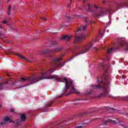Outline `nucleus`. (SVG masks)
Listing matches in <instances>:
<instances>
[{"label":"nucleus","mask_w":128,"mask_h":128,"mask_svg":"<svg viewBox=\"0 0 128 128\" xmlns=\"http://www.w3.org/2000/svg\"><path fill=\"white\" fill-rule=\"evenodd\" d=\"M110 78L108 74V70H105L103 76L98 77L97 79L96 85H91V88H93L87 92V94H94L98 92V90H102L103 93L100 94L98 98H106L110 94Z\"/></svg>","instance_id":"1"},{"label":"nucleus","mask_w":128,"mask_h":128,"mask_svg":"<svg viewBox=\"0 0 128 128\" xmlns=\"http://www.w3.org/2000/svg\"><path fill=\"white\" fill-rule=\"evenodd\" d=\"M48 78L49 80L54 78L60 82H62L64 80H65L66 86L63 89V92L65 96H70L71 94H80V92H78V90L74 88V86H72V82H68L65 77L62 78L58 77V75L54 74L48 76Z\"/></svg>","instance_id":"2"},{"label":"nucleus","mask_w":128,"mask_h":128,"mask_svg":"<svg viewBox=\"0 0 128 128\" xmlns=\"http://www.w3.org/2000/svg\"><path fill=\"white\" fill-rule=\"evenodd\" d=\"M90 48H92V43L90 42L84 46H76L72 50V54H75L72 58H74L75 56H78V54H86L88 52V50H90Z\"/></svg>","instance_id":"3"},{"label":"nucleus","mask_w":128,"mask_h":128,"mask_svg":"<svg viewBox=\"0 0 128 128\" xmlns=\"http://www.w3.org/2000/svg\"><path fill=\"white\" fill-rule=\"evenodd\" d=\"M50 58L52 60V66H55V68H62V63L58 64V62H62V58L57 59L56 56H50Z\"/></svg>","instance_id":"4"},{"label":"nucleus","mask_w":128,"mask_h":128,"mask_svg":"<svg viewBox=\"0 0 128 128\" xmlns=\"http://www.w3.org/2000/svg\"><path fill=\"white\" fill-rule=\"evenodd\" d=\"M46 77L44 76L42 78H36V77H29L27 78H21V79L22 80H24V82H26H26H33V84H34V82H38V80H44L45 78H46Z\"/></svg>","instance_id":"5"},{"label":"nucleus","mask_w":128,"mask_h":128,"mask_svg":"<svg viewBox=\"0 0 128 128\" xmlns=\"http://www.w3.org/2000/svg\"><path fill=\"white\" fill-rule=\"evenodd\" d=\"M62 48H58L53 50H49L46 49L44 51L41 52V54H54V52H62Z\"/></svg>","instance_id":"6"},{"label":"nucleus","mask_w":128,"mask_h":128,"mask_svg":"<svg viewBox=\"0 0 128 128\" xmlns=\"http://www.w3.org/2000/svg\"><path fill=\"white\" fill-rule=\"evenodd\" d=\"M88 17H84V20L86 24L82 26V30L81 26L78 28L77 30V32H85V30H86V26H88Z\"/></svg>","instance_id":"7"},{"label":"nucleus","mask_w":128,"mask_h":128,"mask_svg":"<svg viewBox=\"0 0 128 128\" xmlns=\"http://www.w3.org/2000/svg\"><path fill=\"white\" fill-rule=\"evenodd\" d=\"M86 35H83L82 36H74V42L76 44V42H82V40L86 38Z\"/></svg>","instance_id":"8"},{"label":"nucleus","mask_w":128,"mask_h":128,"mask_svg":"<svg viewBox=\"0 0 128 128\" xmlns=\"http://www.w3.org/2000/svg\"><path fill=\"white\" fill-rule=\"evenodd\" d=\"M117 6H118V8H128V2H124L122 3H118L117 4Z\"/></svg>","instance_id":"9"},{"label":"nucleus","mask_w":128,"mask_h":128,"mask_svg":"<svg viewBox=\"0 0 128 128\" xmlns=\"http://www.w3.org/2000/svg\"><path fill=\"white\" fill-rule=\"evenodd\" d=\"M26 115L22 114L20 116V120H17L16 121V124H20L21 122H24V120H26Z\"/></svg>","instance_id":"10"},{"label":"nucleus","mask_w":128,"mask_h":128,"mask_svg":"<svg viewBox=\"0 0 128 128\" xmlns=\"http://www.w3.org/2000/svg\"><path fill=\"white\" fill-rule=\"evenodd\" d=\"M12 122V121L10 120V118L8 116H6L4 118V121L0 123V126H4V124H6V122Z\"/></svg>","instance_id":"11"},{"label":"nucleus","mask_w":128,"mask_h":128,"mask_svg":"<svg viewBox=\"0 0 128 128\" xmlns=\"http://www.w3.org/2000/svg\"><path fill=\"white\" fill-rule=\"evenodd\" d=\"M120 50L119 46H118V47L114 48H112L107 50V53L108 54H110L111 52H116V50Z\"/></svg>","instance_id":"12"},{"label":"nucleus","mask_w":128,"mask_h":128,"mask_svg":"<svg viewBox=\"0 0 128 128\" xmlns=\"http://www.w3.org/2000/svg\"><path fill=\"white\" fill-rule=\"evenodd\" d=\"M105 14L106 13L104 11L101 10L99 12V14L95 13L94 16H96V18H102L104 16Z\"/></svg>","instance_id":"13"},{"label":"nucleus","mask_w":128,"mask_h":128,"mask_svg":"<svg viewBox=\"0 0 128 128\" xmlns=\"http://www.w3.org/2000/svg\"><path fill=\"white\" fill-rule=\"evenodd\" d=\"M72 38V37L68 36V35H64L62 38H60V40H66V42L70 40Z\"/></svg>","instance_id":"14"},{"label":"nucleus","mask_w":128,"mask_h":128,"mask_svg":"<svg viewBox=\"0 0 128 128\" xmlns=\"http://www.w3.org/2000/svg\"><path fill=\"white\" fill-rule=\"evenodd\" d=\"M16 56H18L20 57V58H22V60H26L27 62H32V61L30 60L26 59V57H24V56H22V55H20V54H16Z\"/></svg>","instance_id":"15"},{"label":"nucleus","mask_w":128,"mask_h":128,"mask_svg":"<svg viewBox=\"0 0 128 128\" xmlns=\"http://www.w3.org/2000/svg\"><path fill=\"white\" fill-rule=\"evenodd\" d=\"M10 10H12V6L9 5L7 11V14L8 16H10L12 14H10Z\"/></svg>","instance_id":"16"},{"label":"nucleus","mask_w":128,"mask_h":128,"mask_svg":"<svg viewBox=\"0 0 128 128\" xmlns=\"http://www.w3.org/2000/svg\"><path fill=\"white\" fill-rule=\"evenodd\" d=\"M64 127V124H62L60 123L57 124V126H54V128H62Z\"/></svg>","instance_id":"17"},{"label":"nucleus","mask_w":128,"mask_h":128,"mask_svg":"<svg viewBox=\"0 0 128 128\" xmlns=\"http://www.w3.org/2000/svg\"><path fill=\"white\" fill-rule=\"evenodd\" d=\"M56 68H52L50 69L48 72H46V74H52V72H54Z\"/></svg>","instance_id":"18"},{"label":"nucleus","mask_w":128,"mask_h":128,"mask_svg":"<svg viewBox=\"0 0 128 128\" xmlns=\"http://www.w3.org/2000/svg\"><path fill=\"white\" fill-rule=\"evenodd\" d=\"M91 112H83L81 114H80V116H86V114H90Z\"/></svg>","instance_id":"19"},{"label":"nucleus","mask_w":128,"mask_h":128,"mask_svg":"<svg viewBox=\"0 0 128 128\" xmlns=\"http://www.w3.org/2000/svg\"><path fill=\"white\" fill-rule=\"evenodd\" d=\"M4 84H8V82H5L4 83L0 84V90H2L4 88L3 86Z\"/></svg>","instance_id":"20"},{"label":"nucleus","mask_w":128,"mask_h":128,"mask_svg":"<svg viewBox=\"0 0 128 128\" xmlns=\"http://www.w3.org/2000/svg\"><path fill=\"white\" fill-rule=\"evenodd\" d=\"M99 66H100L102 70H104V64L100 63L99 64Z\"/></svg>","instance_id":"21"},{"label":"nucleus","mask_w":128,"mask_h":128,"mask_svg":"<svg viewBox=\"0 0 128 128\" xmlns=\"http://www.w3.org/2000/svg\"><path fill=\"white\" fill-rule=\"evenodd\" d=\"M54 100L51 102L50 103H48V104H47L46 105V108H48V106H52V104H54Z\"/></svg>","instance_id":"22"},{"label":"nucleus","mask_w":128,"mask_h":128,"mask_svg":"<svg viewBox=\"0 0 128 128\" xmlns=\"http://www.w3.org/2000/svg\"><path fill=\"white\" fill-rule=\"evenodd\" d=\"M107 122H114H114H116V121H114V120H108L107 121H106L105 122V124H107Z\"/></svg>","instance_id":"23"},{"label":"nucleus","mask_w":128,"mask_h":128,"mask_svg":"<svg viewBox=\"0 0 128 128\" xmlns=\"http://www.w3.org/2000/svg\"><path fill=\"white\" fill-rule=\"evenodd\" d=\"M84 124H82V126H76L74 128H84Z\"/></svg>","instance_id":"24"},{"label":"nucleus","mask_w":128,"mask_h":128,"mask_svg":"<svg viewBox=\"0 0 128 128\" xmlns=\"http://www.w3.org/2000/svg\"><path fill=\"white\" fill-rule=\"evenodd\" d=\"M88 12H90V4H88Z\"/></svg>","instance_id":"25"},{"label":"nucleus","mask_w":128,"mask_h":128,"mask_svg":"<svg viewBox=\"0 0 128 128\" xmlns=\"http://www.w3.org/2000/svg\"><path fill=\"white\" fill-rule=\"evenodd\" d=\"M118 44L119 46H124V45L122 44V42H119L118 43Z\"/></svg>","instance_id":"26"},{"label":"nucleus","mask_w":128,"mask_h":128,"mask_svg":"<svg viewBox=\"0 0 128 128\" xmlns=\"http://www.w3.org/2000/svg\"><path fill=\"white\" fill-rule=\"evenodd\" d=\"M66 18H67V20H68V22H70V17L66 16Z\"/></svg>","instance_id":"27"},{"label":"nucleus","mask_w":128,"mask_h":128,"mask_svg":"<svg viewBox=\"0 0 128 128\" xmlns=\"http://www.w3.org/2000/svg\"><path fill=\"white\" fill-rule=\"evenodd\" d=\"M76 100V102H78V100H83V99L78 98V99H76V100Z\"/></svg>","instance_id":"28"},{"label":"nucleus","mask_w":128,"mask_h":128,"mask_svg":"<svg viewBox=\"0 0 128 128\" xmlns=\"http://www.w3.org/2000/svg\"><path fill=\"white\" fill-rule=\"evenodd\" d=\"M2 24H8V22L3 21V22H2Z\"/></svg>","instance_id":"29"},{"label":"nucleus","mask_w":128,"mask_h":128,"mask_svg":"<svg viewBox=\"0 0 128 128\" xmlns=\"http://www.w3.org/2000/svg\"><path fill=\"white\" fill-rule=\"evenodd\" d=\"M40 18L41 20H46V19L44 17H41Z\"/></svg>","instance_id":"30"},{"label":"nucleus","mask_w":128,"mask_h":128,"mask_svg":"<svg viewBox=\"0 0 128 128\" xmlns=\"http://www.w3.org/2000/svg\"><path fill=\"white\" fill-rule=\"evenodd\" d=\"M10 112H14V109H10Z\"/></svg>","instance_id":"31"},{"label":"nucleus","mask_w":128,"mask_h":128,"mask_svg":"<svg viewBox=\"0 0 128 128\" xmlns=\"http://www.w3.org/2000/svg\"><path fill=\"white\" fill-rule=\"evenodd\" d=\"M126 52H128V46H126Z\"/></svg>","instance_id":"32"},{"label":"nucleus","mask_w":128,"mask_h":128,"mask_svg":"<svg viewBox=\"0 0 128 128\" xmlns=\"http://www.w3.org/2000/svg\"><path fill=\"white\" fill-rule=\"evenodd\" d=\"M56 44V42H52V44Z\"/></svg>","instance_id":"33"},{"label":"nucleus","mask_w":128,"mask_h":128,"mask_svg":"<svg viewBox=\"0 0 128 128\" xmlns=\"http://www.w3.org/2000/svg\"><path fill=\"white\" fill-rule=\"evenodd\" d=\"M107 12H110V10H107Z\"/></svg>","instance_id":"34"},{"label":"nucleus","mask_w":128,"mask_h":128,"mask_svg":"<svg viewBox=\"0 0 128 128\" xmlns=\"http://www.w3.org/2000/svg\"><path fill=\"white\" fill-rule=\"evenodd\" d=\"M110 110H114V108H110Z\"/></svg>","instance_id":"35"},{"label":"nucleus","mask_w":128,"mask_h":128,"mask_svg":"<svg viewBox=\"0 0 128 128\" xmlns=\"http://www.w3.org/2000/svg\"><path fill=\"white\" fill-rule=\"evenodd\" d=\"M63 95L58 96V98H62Z\"/></svg>","instance_id":"36"},{"label":"nucleus","mask_w":128,"mask_h":128,"mask_svg":"<svg viewBox=\"0 0 128 128\" xmlns=\"http://www.w3.org/2000/svg\"><path fill=\"white\" fill-rule=\"evenodd\" d=\"M123 126L124 128H128V126Z\"/></svg>","instance_id":"37"},{"label":"nucleus","mask_w":128,"mask_h":128,"mask_svg":"<svg viewBox=\"0 0 128 128\" xmlns=\"http://www.w3.org/2000/svg\"><path fill=\"white\" fill-rule=\"evenodd\" d=\"M70 4L68 6V8H70Z\"/></svg>","instance_id":"38"},{"label":"nucleus","mask_w":128,"mask_h":128,"mask_svg":"<svg viewBox=\"0 0 128 128\" xmlns=\"http://www.w3.org/2000/svg\"><path fill=\"white\" fill-rule=\"evenodd\" d=\"M95 8L96 9H98V6H96V5H95Z\"/></svg>","instance_id":"39"},{"label":"nucleus","mask_w":128,"mask_h":128,"mask_svg":"<svg viewBox=\"0 0 128 128\" xmlns=\"http://www.w3.org/2000/svg\"><path fill=\"white\" fill-rule=\"evenodd\" d=\"M106 1H104V2H102V4H106Z\"/></svg>","instance_id":"40"},{"label":"nucleus","mask_w":128,"mask_h":128,"mask_svg":"<svg viewBox=\"0 0 128 128\" xmlns=\"http://www.w3.org/2000/svg\"><path fill=\"white\" fill-rule=\"evenodd\" d=\"M54 123H52V124H51L52 126H54Z\"/></svg>","instance_id":"41"},{"label":"nucleus","mask_w":128,"mask_h":128,"mask_svg":"<svg viewBox=\"0 0 128 128\" xmlns=\"http://www.w3.org/2000/svg\"><path fill=\"white\" fill-rule=\"evenodd\" d=\"M90 24H92V22L90 21Z\"/></svg>","instance_id":"42"},{"label":"nucleus","mask_w":128,"mask_h":128,"mask_svg":"<svg viewBox=\"0 0 128 128\" xmlns=\"http://www.w3.org/2000/svg\"><path fill=\"white\" fill-rule=\"evenodd\" d=\"M2 38V34L0 33V38Z\"/></svg>","instance_id":"43"},{"label":"nucleus","mask_w":128,"mask_h":128,"mask_svg":"<svg viewBox=\"0 0 128 128\" xmlns=\"http://www.w3.org/2000/svg\"><path fill=\"white\" fill-rule=\"evenodd\" d=\"M95 49L96 50H98V48H95Z\"/></svg>","instance_id":"44"},{"label":"nucleus","mask_w":128,"mask_h":128,"mask_svg":"<svg viewBox=\"0 0 128 128\" xmlns=\"http://www.w3.org/2000/svg\"><path fill=\"white\" fill-rule=\"evenodd\" d=\"M46 110H48V108H45Z\"/></svg>","instance_id":"45"},{"label":"nucleus","mask_w":128,"mask_h":128,"mask_svg":"<svg viewBox=\"0 0 128 128\" xmlns=\"http://www.w3.org/2000/svg\"><path fill=\"white\" fill-rule=\"evenodd\" d=\"M13 10H14V6L13 8Z\"/></svg>","instance_id":"46"},{"label":"nucleus","mask_w":128,"mask_h":128,"mask_svg":"<svg viewBox=\"0 0 128 128\" xmlns=\"http://www.w3.org/2000/svg\"><path fill=\"white\" fill-rule=\"evenodd\" d=\"M42 74H44L46 73L45 72H42Z\"/></svg>","instance_id":"47"},{"label":"nucleus","mask_w":128,"mask_h":128,"mask_svg":"<svg viewBox=\"0 0 128 128\" xmlns=\"http://www.w3.org/2000/svg\"><path fill=\"white\" fill-rule=\"evenodd\" d=\"M122 78H124V76H122Z\"/></svg>","instance_id":"48"},{"label":"nucleus","mask_w":128,"mask_h":128,"mask_svg":"<svg viewBox=\"0 0 128 128\" xmlns=\"http://www.w3.org/2000/svg\"><path fill=\"white\" fill-rule=\"evenodd\" d=\"M6 54H10V53H6Z\"/></svg>","instance_id":"49"},{"label":"nucleus","mask_w":128,"mask_h":128,"mask_svg":"<svg viewBox=\"0 0 128 128\" xmlns=\"http://www.w3.org/2000/svg\"><path fill=\"white\" fill-rule=\"evenodd\" d=\"M30 60H32V58H30Z\"/></svg>","instance_id":"50"},{"label":"nucleus","mask_w":128,"mask_h":128,"mask_svg":"<svg viewBox=\"0 0 128 128\" xmlns=\"http://www.w3.org/2000/svg\"><path fill=\"white\" fill-rule=\"evenodd\" d=\"M70 4H71V2H72V0H70Z\"/></svg>","instance_id":"51"},{"label":"nucleus","mask_w":128,"mask_h":128,"mask_svg":"<svg viewBox=\"0 0 128 128\" xmlns=\"http://www.w3.org/2000/svg\"><path fill=\"white\" fill-rule=\"evenodd\" d=\"M104 48V50L106 48L104 47V48Z\"/></svg>","instance_id":"52"},{"label":"nucleus","mask_w":128,"mask_h":128,"mask_svg":"<svg viewBox=\"0 0 128 128\" xmlns=\"http://www.w3.org/2000/svg\"><path fill=\"white\" fill-rule=\"evenodd\" d=\"M99 32H100V31H99Z\"/></svg>","instance_id":"53"},{"label":"nucleus","mask_w":128,"mask_h":128,"mask_svg":"<svg viewBox=\"0 0 128 128\" xmlns=\"http://www.w3.org/2000/svg\"><path fill=\"white\" fill-rule=\"evenodd\" d=\"M126 98H128V96H126Z\"/></svg>","instance_id":"54"}]
</instances>
